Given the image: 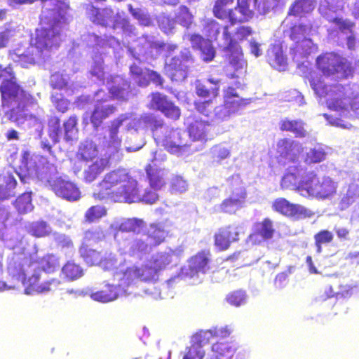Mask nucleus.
<instances>
[{"mask_svg":"<svg viewBox=\"0 0 359 359\" xmlns=\"http://www.w3.org/2000/svg\"><path fill=\"white\" fill-rule=\"evenodd\" d=\"M266 57L270 65L279 70L283 69L287 64V59L278 46L271 47L267 50Z\"/></svg>","mask_w":359,"mask_h":359,"instance_id":"48","label":"nucleus"},{"mask_svg":"<svg viewBox=\"0 0 359 359\" xmlns=\"http://www.w3.org/2000/svg\"><path fill=\"white\" fill-rule=\"evenodd\" d=\"M327 148L322 144H318L306 152L305 163L308 164L318 163L325 160Z\"/></svg>","mask_w":359,"mask_h":359,"instance_id":"53","label":"nucleus"},{"mask_svg":"<svg viewBox=\"0 0 359 359\" xmlns=\"http://www.w3.org/2000/svg\"><path fill=\"white\" fill-rule=\"evenodd\" d=\"M121 285L124 287H129L139 281L137 266H134L127 268L121 273L119 278Z\"/></svg>","mask_w":359,"mask_h":359,"instance_id":"57","label":"nucleus"},{"mask_svg":"<svg viewBox=\"0 0 359 359\" xmlns=\"http://www.w3.org/2000/svg\"><path fill=\"white\" fill-rule=\"evenodd\" d=\"M83 41H86L87 46L92 47L95 54L93 65L90 69L92 76L95 77L98 81L104 83L107 79V86L111 95L119 100H126L131 95L130 83L120 76L108 75L104 70L103 57L104 49L109 46L113 49L120 46V43L114 36H109L102 39L93 33H88L83 36Z\"/></svg>","mask_w":359,"mask_h":359,"instance_id":"3","label":"nucleus"},{"mask_svg":"<svg viewBox=\"0 0 359 359\" xmlns=\"http://www.w3.org/2000/svg\"><path fill=\"white\" fill-rule=\"evenodd\" d=\"M168 236V231L165 229L164 225L151 224L147 230L146 233L136 236V247H153L161 244Z\"/></svg>","mask_w":359,"mask_h":359,"instance_id":"24","label":"nucleus"},{"mask_svg":"<svg viewBox=\"0 0 359 359\" xmlns=\"http://www.w3.org/2000/svg\"><path fill=\"white\" fill-rule=\"evenodd\" d=\"M62 271L65 278L69 280L77 279L83 274V271L80 266L71 262H68L63 266Z\"/></svg>","mask_w":359,"mask_h":359,"instance_id":"61","label":"nucleus"},{"mask_svg":"<svg viewBox=\"0 0 359 359\" xmlns=\"http://www.w3.org/2000/svg\"><path fill=\"white\" fill-rule=\"evenodd\" d=\"M77 121L78 119L76 116H72L63 124L65 131L64 139L67 142H72L77 138Z\"/></svg>","mask_w":359,"mask_h":359,"instance_id":"55","label":"nucleus"},{"mask_svg":"<svg viewBox=\"0 0 359 359\" xmlns=\"http://www.w3.org/2000/svg\"><path fill=\"white\" fill-rule=\"evenodd\" d=\"M359 197V184L352 182L348 185L346 192L342 196L339 203L341 210L348 208Z\"/></svg>","mask_w":359,"mask_h":359,"instance_id":"50","label":"nucleus"},{"mask_svg":"<svg viewBox=\"0 0 359 359\" xmlns=\"http://www.w3.org/2000/svg\"><path fill=\"white\" fill-rule=\"evenodd\" d=\"M16 188L17 180L14 173L6 172L0 179V200L14 197L17 193Z\"/></svg>","mask_w":359,"mask_h":359,"instance_id":"39","label":"nucleus"},{"mask_svg":"<svg viewBox=\"0 0 359 359\" xmlns=\"http://www.w3.org/2000/svg\"><path fill=\"white\" fill-rule=\"evenodd\" d=\"M128 119V114H121L111 122L110 126L105 129L104 133L97 134V140L100 147L107 149L104 156L109 158H112L115 154H118L121 144V140L118 136V130Z\"/></svg>","mask_w":359,"mask_h":359,"instance_id":"16","label":"nucleus"},{"mask_svg":"<svg viewBox=\"0 0 359 359\" xmlns=\"http://www.w3.org/2000/svg\"><path fill=\"white\" fill-rule=\"evenodd\" d=\"M143 225L144 222L142 219L136 218L123 219L119 225V230L115 235V237L123 238L124 233H129V235L126 238L131 240L132 242H129L128 245H130L131 247H136L137 241H135V237L142 234L139 232Z\"/></svg>","mask_w":359,"mask_h":359,"instance_id":"34","label":"nucleus"},{"mask_svg":"<svg viewBox=\"0 0 359 359\" xmlns=\"http://www.w3.org/2000/svg\"><path fill=\"white\" fill-rule=\"evenodd\" d=\"M225 26H221L217 21L214 20L208 19L205 22L204 31L210 39L218 40L219 44L222 42L220 31H223V28Z\"/></svg>","mask_w":359,"mask_h":359,"instance_id":"56","label":"nucleus"},{"mask_svg":"<svg viewBox=\"0 0 359 359\" xmlns=\"http://www.w3.org/2000/svg\"><path fill=\"white\" fill-rule=\"evenodd\" d=\"M310 86L316 95L326 97V103L330 109L342 117H356L359 118V95L352 99L351 88L341 84L327 85L320 79L311 76Z\"/></svg>","mask_w":359,"mask_h":359,"instance_id":"4","label":"nucleus"},{"mask_svg":"<svg viewBox=\"0 0 359 359\" xmlns=\"http://www.w3.org/2000/svg\"><path fill=\"white\" fill-rule=\"evenodd\" d=\"M241 107H238L237 102H230L224 101L223 104L215 106L212 115V121L223 122L228 121L231 116L236 114Z\"/></svg>","mask_w":359,"mask_h":359,"instance_id":"40","label":"nucleus"},{"mask_svg":"<svg viewBox=\"0 0 359 359\" xmlns=\"http://www.w3.org/2000/svg\"><path fill=\"white\" fill-rule=\"evenodd\" d=\"M227 334L224 328H210L200 330L192 335L191 344L185 349L182 359H203L205 351L203 346L211 343V339L217 337H224Z\"/></svg>","mask_w":359,"mask_h":359,"instance_id":"15","label":"nucleus"},{"mask_svg":"<svg viewBox=\"0 0 359 359\" xmlns=\"http://www.w3.org/2000/svg\"><path fill=\"white\" fill-rule=\"evenodd\" d=\"M183 136H187L185 132L178 129L174 130L164 125L161 121V126L154 130V138L157 144L161 145L172 154L179 155L186 152H195L197 148L191 149L192 145L185 142L183 140Z\"/></svg>","mask_w":359,"mask_h":359,"instance_id":"8","label":"nucleus"},{"mask_svg":"<svg viewBox=\"0 0 359 359\" xmlns=\"http://www.w3.org/2000/svg\"><path fill=\"white\" fill-rule=\"evenodd\" d=\"M27 107H13L9 114V118L18 126L25 130H29L31 135L41 138L43 122L39 116L30 114Z\"/></svg>","mask_w":359,"mask_h":359,"instance_id":"19","label":"nucleus"},{"mask_svg":"<svg viewBox=\"0 0 359 359\" xmlns=\"http://www.w3.org/2000/svg\"><path fill=\"white\" fill-rule=\"evenodd\" d=\"M280 129L282 130L292 132L297 137H304L307 133L304 127V123L302 121L284 119L281 121Z\"/></svg>","mask_w":359,"mask_h":359,"instance_id":"52","label":"nucleus"},{"mask_svg":"<svg viewBox=\"0 0 359 359\" xmlns=\"http://www.w3.org/2000/svg\"><path fill=\"white\" fill-rule=\"evenodd\" d=\"M188 133L190 139L193 142L191 149L197 148L196 151L201 150L203 148L204 142L207 140V131L209 125L206 121L196 118L189 117L187 118Z\"/></svg>","mask_w":359,"mask_h":359,"instance_id":"27","label":"nucleus"},{"mask_svg":"<svg viewBox=\"0 0 359 359\" xmlns=\"http://www.w3.org/2000/svg\"><path fill=\"white\" fill-rule=\"evenodd\" d=\"M114 32H121L123 36L128 38H135L138 35V29L131 22L130 18L124 15L118 16V20L115 24Z\"/></svg>","mask_w":359,"mask_h":359,"instance_id":"47","label":"nucleus"},{"mask_svg":"<svg viewBox=\"0 0 359 359\" xmlns=\"http://www.w3.org/2000/svg\"><path fill=\"white\" fill-rule=\"evenodd\" d=\"M310 32L311 27L303 24L294 25L290 29V37L295 43L290 47V54L298 67L304 64V59L316 53L318 49L312 40L306 37Z\"/></svg>","mask_w":359,"mask_h":359,"instance_id":"10","label":"nucleus"},{"mask_svg":"<svg viewBox=\"0 0 359 359\" xmlns=\"http://www.w3.org/2000/svg\"><path fill=\"white\" fill-rule=\"evenodd\" d=\"M62 134L60 119L56 117L52 118L48 123V136L52 143L54 144L57 143Z\"/></svg>","mask_w":359,"mask_h":359,"instance_id":"63","label":"nucleus"},{"mask_svg":"<svg viewBox=\"0 0 359 359\" xmlns=\"http://www.w3.org/2000/svg\"><path fill=\"white\" fill-rule=\"evenodd\" d=\"M194 63V58L189 48H183L177 55L165 60L166 72L174 70L179 75L170 72L169 76L172 81L184 80L187 78L188 69Z\"/></svg>","mask_w":359,"mask_h":359,"instance_id":"20","label":"nucleus"},{"mask_svg":"<svg viewBox=\"0 0 359 359\" xmlns=\"http://www.w3.org/2000/svg\"><path fill=\"white\" fill-rule=\"evenodd\" d=\"M118 295L116 286L107 284L101 290L92 292L90 297L95 301L106 303L115 300Z\"/></svg>","mask_w":359,"mask_h":359,"instance_id":"49","label":"nucleus"},{"mask_svg":"<svg viewBox=\"0 0 359 359\" xmlns=\"http://www.w3.org/2000/svg\"><path fill=\"white\" fill-rule=\"evenodd\" d=\"M306 173L302 165H290L282 178V188L297 190L303 196V190L300 187Z\"/></svg>","mask_w":359,"mask_h":359,"instance_id":"30","label":"nucleus"},{"mask_svg":"<svg viewBox=\"0 0 359 359\" xmlns=\"http://www.w3.org/2000/svg\"><path fill=\"white\" fill-rule=\"evenodd\" d=\"M130 121L126 124V130L128 134L124 142L125 148L128 152H135L140 150L144 144L145 141L142 137H138V142L135 144H132L133 139L137 137L138 133H144L146 128H150L154 136V130L161 126V121L156 119L152 114H147L142 116L140 118H135L130 120V115L129 114Z\"/></svg>","mask_w":359,"mask_h":359,"instance_id":"9","label":"nucleus"},{"mask_svg":"<svg viewBox=\"0 0 359 359\" xmlns=\"http://www.w3.org/2000/svg\"><path fill=\"white\" fill-rule=\"evenodd\" d=\"M215 100V99L210 98L208 100L194 102V106L196 111L212 121L214 108H215L214 103Z\"/></svg>","mask_w":359,"mask_h":359,"instance_id":"58","label":"nucleus"},{"mask_svg":"<svg viewBox=\"0 0 359 359\" xmlns=\"http://www.w3.org/2000/svg\"><path fill=\"white\" fill-rule=\"evenodd\" d=\"M137 181L125 169L114 170L107 174L100 184L101 190L94 193L100 200L109 198L115 202H126L138 198L135 194Z\"/></svg>","mask_w":359,"mask_h":359,"instance_id":"5","label":"nucleus"},{"mask_svg":"<svg viewBox=\"0 0 359 359\" xmlns=\"http://www.w3.org/2000/svg\"><path fill=\"white\" fill-rule=\"evenodd\" d=\"M211 255L209 252L201 250L192 256L189 261V269L187 276L190 278L205 274L210 269Z\"/></svg>","mask_w":359,"mask_h":359,"instance_id":"28","label":"nucleus"},{"mask_svg":"<svg viewBox=\"0 0 359 359\" xmlns=\"http://www.w3.org/2000/svg\"><path fill=\"white\" fill-rule=\"evenodd\" d=\"M68 9L69 6L62 1H57L52 8H44L41 17L43 27L36 29L35 37L32 38L26 49L18 48L10 51L11 58L22 67L46 61L52 50L57 48L62 40Z\"/></svg>","mask_w":359,"mask_h":359,"instance_id":"1","label":"nucleus"},{"mask_svg":"<svg viewBox=\"0 0 359 359\" xmlns=\"http://www.w3.org/2000/svg\"><path fill=\"white\" fill-rule=\"evenodd\" d=\"M45 182L56 196L67 201H76L81 197V192L76 184L65 178L50 175Z\"/></svg>","mask_w":359,"mask_h":359,"instance_id":"21","label":"nucleus"},{"mask_svg":"<svg viewBox=\"0 0 359 359\" xmlns=\"http://www.w3.org/2000/svg\"><path fill=\"white\" fill-rule=\"evenodd\" d=\"M233 2V0H217L213 8L215 16L222 20H229L231 25L252 17L254 11H252L249 15L246 14L242 11L243 8L238 2L235 9L229 8V6Z\"/></svg>","mask_w":359,"mask_h":359,"instance_id":"23","label":"nucleus"},{"mask_svg":"<svg viewBox=\"0 0 359 359\" xmlns=\"http://www.w3.org/2000/svg\"><path fill=\"white\" fill-rule=\"evenodd\" d=\"M211 328H222L223 330L224 328L227 334L224 337H217L211 339V354L208 359H245L244 350L234 341L226 340L233 332L231 326H214Z\"/></svg>","mask_w":359,"mask_h":359,"instance_id":"11","label":"nucleus"},{"mask_svg":"<svg viewBox=\"0 0 359 359\" xmlns=\"http://www.w3.org/2000/svg\"><path fill=\"white\" fill-rule=\"evenodd\" d=\"M344 1L343 0H320L319 5V12L327 20L334 24V20L339 18L338 17H332L330 13H336L343 9Z\"/></svg>","mask_w":359,"mask_h":359,"instance_id":"43","label":"nucleus"},{"mask_svg":"<svg viewBox=\"0 0 359 359\" xmlns=\"http://www.w3.org/2000/svg\"><path fill=\"white\" fill-rule=\"evenodd\" d=\"M317 0H295L290 7L289 14L299 16L302 13H309L316 7Z\"/></svg>","mask_w":359,"mask_h":359,"instance_id":"51","label":"nucleus"},{"mask_svg":"<svg viewBox=\"0 0 359 359\" xmlns=\"http://www.w3.org/2000/svg\"><path fill=\"white\" fill-rule=\"evenodd\" d=\"M0 82L3 106L10 108V113L13 107L22 108L34 104V98L17 83L10 66L2 68L0 65Z\"/></svg>","mask_w":359,"mask_h":359,"instance_id":"6","label":"nucleus"},{"mask_svg":"<svg viewBox=\"0 0 359 359\" xmlns=\"http://www.w3.org/2000/svg\"><path fill=\"white\" fill-rule=\"evenodd\" d=\"M272 207L275 211L295 219L309 217L313 215L311 211L305 207L290 203L283 198H277L273 202Z\"/></svg>","mask_w":359,"mask_h":359,"instance_id":"29","label":"nucleus"},{"mask_svg":"<svg viewBox=\"0 0 359 359\" xmlns=\"http://www.w3.org/2000/svg\"><path fill=\"white\" fill-rule=\"evenodd\" d=\"M150 105L153 109L161 111L168 118L177 119L180 116L179 107L168 100L167 96L162 93L158 92L152 93Z\"/></svg>","mask_w":359,"mask_h":359,"instance_id":"32","label":"nucleus"},{"mask_svg":"<svg viewBox=\"0 0 359 359\" xmlns=\"http://www.w3.org/2000/svg\"><path fill=\"white\" fill-rule=\"evenodd\" d=\"M175 18L176 22L188 29L193 22L194 16L187 6H181L175 13Z\"/></svg>","mask_w":359,"mask_h":359,"instance_id":"60","label":"nucleus"},{"mask_svg":"<svg viewBox=\"0 0 359 359\" xmlns=\"http://www.w3.org/2000/svg\"><path fill=\"white\" fill-rule=\"evenodd\" d=\"M50 85L53 89L65 90L68 95L74 93L79 88V85L74 83L67 74L59 72L51 75Z\"/></svg>","mask_w":359,"mask_h":359,"instance_id":"37","label":"nucleus"},{"mask_svg":"<svg viewBox=\"0 0 359 359\" xmlns=\"http://www.w3.org/2000/svg\"><path fill=\"white\" fill-rule=\"evenodd\" d=\"M220 80L212 78L204 82L196 81L195 83L196 93L198 97L203 98L215 99L219 95Z\"/></svg>","mask_w":359,"mask_h":359,"instance_id":"36","label":"nucleus"},{"mask_svg":"<svg viewBox=\"0 0 359 359\" xmlns=\"http://www.w3.org/2000/svg\"><path fill=\"white\" fill-rule=\"evenodd\" d=\"M59 267V259L54 255L48 254L39 259H35L26 248H21L10 259L7 271L13 280L22 283L26 294H33L50 290V285L55 280L42 281L41 272L52 273Z\"/></svg>","mask_w":359,"mask_h":359,"instance_id":"2","label":"nucleus"},{"mask_svg":"<svg viewBox=\"0 0 359 359\" xmlns=\"http://www.w3.org/2000/svg\"><path fill=\"white\" fill-rule=\"evenodd\" d=\"M239 232L237 228L227 226L219 229L215 234L216 247H229L230 245L238 240Z\"/></svg>","mask_w":359,"mask_h":359,"instance_id":"42","label":"nucleus"},{"mask_svg":"<svg viewBox=\"0 0 359 359\" xmlns=\"http://www.w3.org/2000/svg\"><path fill=\"white\" fill-rule=\"evenodd\" d=\"M302 151V145L299 142L281 139L277 142V152L291 165H301L298 159Z\"/></svg>","mask_w":359,"mask_h":359,"instance_id":"31","label":"nucleus"},{"mask_svg":"<svg viewBox=\"0 0 359 359\" xmlns=\"http://www.w3.org/2000/svg\"><path fill=\"white\" fill-rule=\"evenodd\" d=\"M127 8L129 13L137 22L139 25L147 27L154 25V20L147 8L144 6L134 7L131 4H128Z\"/></svg>","mask_w":359,"mask_h":359,"instance_id":"44","label":"nucleus"},{"mask_svg":"<svg viewBox=\"0 0 359 359\" xmlns=\"http://www.w3.org/2000/svg\"><path fill=\"white\" fill-rule=\"evenodd\" d=\"M130 74L133 81L140 87H147L151 81L156 86L163 88V79L156 71L142 68L136 63L130 66Z\"/></svg>","mask_w":359,"mask_h":359,"instance_id":"25","label":"nucleus"},{"mask_svg":"<svg viewBox=\"0 0 359 359\" xmlns=\"http://www.w3.org/2000/svg\"><path fill=\"white\" fill-rule=\"evenodd\" d=\"M107 214L105 208L102 205H93L85 213V220L89 223L95 222Z\"/></svg>","mask_w":359,"mask_h":359,"instance_id":"64","label":"nucleus"},{"mask_svg":"<svg viewBox=\"0 0 359 359\" xmlns=\"http://www.w3.org/2000/svg\"><path fill=\"white\" fill-rule=\"evenodd\" d=\"M81 255L89 265H100L104 270L116 269L117 261L111 255L106 257L107 252L97 251L95 248H81Z\"/></svg>","mask_w":359,"mask_h":359,"instance_id":"26","label":"nucleus"},{"mask_svg":"<svg viewBox=\"0 0 359 359\" xmlns=\"http://www.w3.org/2000/svg\"><path fill=\"white\" fill-rule=\"evenodd\" d=\"M86 14L93 23L109 28L114 31L118 16L122 17V15H125V13L119 11L118 9L115 12L110 7L100 9L95 7L93 4H88L86 6Z\"/></svg>","mask_w":359,"mask_h":359,"instance_id":"22","label":"nucleus"},{"mask_svg":"<svg viewBox=\"0 0 359 359\" xmlns=\"http://www.w3.org/2000/svg\"><path fill=\"white\" fill-rule=\"evenodd\" d=\"M146 172L152 189L159 190L165 185L164 178L167 175V171L165 169L149 165L146 168Z\"/></svg>","mask_w":359,"mask_h":359,"instance_id":"45","label":"nucleus"},{"mask_svg":"<svg viewBox=\"0 0 359 359\" xmlns=\"http://www.w3.org/2000/svg\"><path fill=\"white\" fill-rule=\"evenodd\" d=\"M245 195V191L243 187L240 186L235 188L230 196L224 200L220 205L221 210L226 213H234L243 206Z\"/></svg>","mask_w":359,"mask_h":359,"instance_id":"35","label":"nucleus"},{"mask_svg":"<svg viewBox=\"0 0 359 359\" xmlns=\"http://www.w3.org/2000/svg\"><path fill=\"white\" fill-rule=\"evenodd\" d=\"M334 25L339 29L341 34L345 36L348 48L354 49L355 46V38L353 32L354 23L346 19L337 18L334 20Z\"/></svg>","mask_w":359,"mask_h":359,"instance_id":"46","label":"nucleus"},{"mask_svg":"<svg viewBox=\"0 0 359 359\" xmlns=\"http://www.w3.org/2000/svg\"><path fill=\"white\" fill-rule=\"evenodd\" d=\"M318 69L326 76L342 79L352 75L353 69L346 59L334 53H326L316 59Z\"/></svg>","mask_w":359,"mask_h":359,"instance_id":"13","label":"nucleus"},{"mask_svg":"<svg viewBox=\"0 0 359 359\" xmlns=\"http://www.w3.org/2000/svg\"><path fill=\"white\" fill-rule=\"evenodd\" d=\"M160 29L165 34H173L176 28V20L165 13H160L156 17Z\"/></svg>","mask_w":359,"mask_h":359,"instance_id":"54","label":"nucleus"},{"mask_svg":"<svg viewBox=\"0 0 359 359\" xmlns=\"http://www.w3.org/2000/svg\"><path fill=\"white\" fill-rule=\"evenodd\" d=\"M209 154L212 162L220 163L222 161L229 157L230 150L224 146L217 144L210 149Z\"/></svg>","mask_w":359,"mask_h":359,"instance_id":"62","label":"nucleus"},{"mask_svg":"<svg viewBox=\"0 0 359 359\" xmlns=\"http://www.w3.org/2000/svg\"><path fill=\"white\" fill-rule=\"evenodd\" d=\"M40 158L39 156L32 154L27 150H23L21 154V164L19 167V172L13 171L22 183H29V180H39L45 182L47 179V168H42L38 165Z\"/></svg>","mask_w":359,"mask_h":359,"instance_id":"17","label":"nucleus"},{"mask_svg":"<svg viewBox=\"0 0 359 359\" xmlns=\"http://www.w3.org/2000/svg\"><path fill=\"white\" fill-rule=\"evenodd\" d=\"M111 159L105 156L104 158H97L90 163L85 164L86 168L83 171L84 180L87 182H91L95 180L109 164Z\"/></svg>","mask_w":359,"mask_h":359,"instance_id":"41","label":"nucleus"},{"mask_svg":"<svg viewBox=\"0 0 359 359\" xmlns=\"http://www.w3.org/2000/svg\"><path fill=\"white\" fill-rule=\"evenodd\" d=\"M172 262L169 253H160L153 256L144 264L137 266L139 281L154 283L158 281L160 273Z\"/></svg>","mask_w":359,"mask_h":359,"instance_id":"18","label":"nucleus"},{"mask_svg":"<svg viewBox=\"0 0 359 359\" xmlns=\"http://www.w3.org/2000/svg\"><path fill=\"white\" fill-rule=\"evenodd\" d=\"M228 29L229 27L226 25L223 28V33H222V42L219 43V46L224 51L231 53L230 63L238 72L239 69L244 68L245 62L239 56L235 55L238 53L240 49L237 41L248 39L252 34V30L249 27L241 26L237 28L235 34L232 37Z\"/></svg>","mask_w":359,"mask_h":359,"instance_id":"14","label":"nucleus"},{"mask_svg":"<svg viewBox=\"0 0 359 359\" xmlns=\"http://www.w3.org/2000/svg\"><path fill=\"white\" fill-rule=\"evenodd\" d=\"M303 196L327 198L336 193L337 184L330 177H318L313 172H307L302 181Z\"/></svg>","mask_w":359,"mask_h":359,"instance_id":"12","label":"nucleus"},{"mask_svg":"<svg viewBox=\"0 0 359 359\" xmlns=\"http://www.w3.org/2000/svg\"><path fill=\"white\" fill-rule=\"evenodd\" d=\"M137 46L129 47L128 51L140 62H148L149 60L156 58L160 50L170 54L177 48L176 44L159 41L154 36L150 34H143L137 39Z\"/></svg>","mask_w":359,"mask_h":359,"instance_id":"7","label":"nucleus"},{"mask_svg":"<svg viewBox=\"0 0 359 359\" xmlns=\"http://www.w3.org/2000/svg\"><path fill=\"white\" fill-rule=\"evenodd\" d=\"M31 194L32 192H25L15 201L14 205L19 213L25 214L33 210Z\"/></svg>","mask_w":359,"mask_h":359,"instance_id":"59","label":"nucleus"},{"mask_svg":"<svg viewBox=\"0 0 359 359\" xmlns=\"http://www.w3.org/2000/svg\"><path fill=\"white\" fill-rule=\"evenodd\" d=\"M104 92L102 90L97 91L95 95V97L97 101V104L95 105L94 109L90 117L91 123L95 128H98L102 123V121L108 118L110 115L113 114L116 111V107L112 104H104L99 103L102 100V94Z\"/></svg>","mask_w":359,"mask_h":359,"instance_id":"33","label":"nucleus"},{"mask_svg":"<svg viewBox=\"0 0 359 359\" xmlns=\"http://www.w3.org/2000/svg\"><path fill=\"white\" fill-rule=\"evenodd\" d=\"M97 154L98 149L96 144L92 140H86L80 144L76 158L79 161L88 164L99 158Z\"/></svg>","mask_w":359,"mask_h":359,"instance_id":"38","label":"nucleus"}]
</instances>
